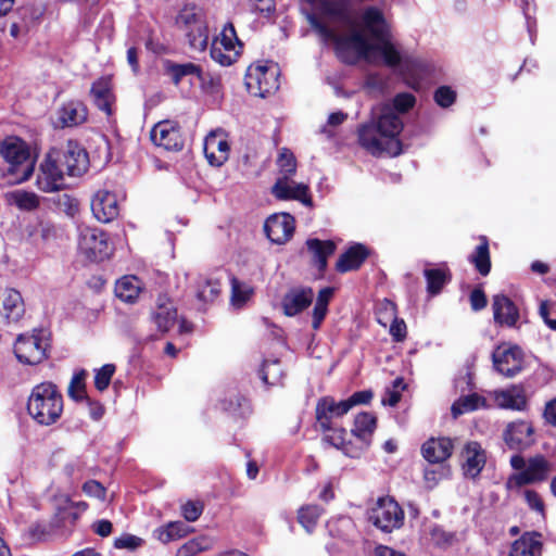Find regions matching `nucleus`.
I'll list each match as a JSON object with an SVG mask.
<instances>
[{"label": "nucleus", "instance_id": "1", "mask_svg": "<svg viewBox=\"0 0 556 556\" xmlns=\"http://www.w3.org/2000/svg\"><path fill=\"white\" fill-rule=\"evenodd\" d=\"M309 10H303L312 28L324 42H333L338 56L348 64L359 60L368 63H382L389 67L400 68L402 74L419 76L425 63L414 56L403 54L389 38V25L382 11L376 7L366 8L361 22L375 43L356 26L355 11L351 0H301Z\"/></svg>", "mask_w": 556, "mask_h": 556}, {"label": "nucleus", "instance_id": "2", "mask_svg": "<svg viewBox=\"0 0 556 556\" xmlns=\"http://www.w3.org/2000/svg\"><path fill=\"white\" fill-rule=\"evenodd\" d=\"M403 127V117L395 114L389 105L378 104L371 110L370 121L358 127V143L372 155L387 153L397 156L402 153L399 136Z\"/></svg>", "mask_w": 556, "mask_h": 556}, {"label": "nucleus", "instance_id": "3", "mask_svg": "<svg viewBox=\"0 0 556 556\" xmlns=\"http://www.w3.org/2000/svg\"><path fill=\"white\" fill-rule=\"evenodd\" d=\"M27 410L39 425L55 424L63 413V396L52 382L35 386L28 397Z\"/></svg>", "mask_w": 556, "mask_h": 556}, {"label": "nucleus", "instance_id": "4", "mask_svg": "<svg viewBox=\"0 0 556 556\" xmlns=\"http://www.w3.org/2000/svg\"><path fill=\"white\" fill-rule=\"evenodd\" d=\"M175 24L185 34L192 50L202 52L207 48L210 34L203 8L194 3L185 4L177 13Z\"/></svg>", "mask_w": 556, "mask_h": 556}, {"label": "nucleus", "instance_id": "5", "mask_svg": "<svg viewBox=\"0 0 556 556\" xmlns=\"http://www.w3.org/2000/svg\"><path fill=\"white\" fill-rule=\"evenodd\" d=\"M0 153L9 164V182L22 184L29 179L34 173L35 160L23 140L16 137L5 138L1 143Z\"/></svg>", "mask_w": 556, "mask_h": 556}, {"label": "nucleus", "instance_id": "6", "mask_svg": "<svg viewBox=\"0 0 556 556\" xmlns=\"http://www.w3.org/2000/svg\"><path fill=\"white\" fill-rule=\"evenodd\" d=\"M78 251L88 261L100 263L111 257L114 248L110 242L109 235L102 229L80 227Z\"/></svg>", "mask_w": 556, "mask_h": 556}, {"label": "nucleus", "instance_id": "7", "mask_svg": "<svg viewBox=\"0 0 556 556\" xmlns=\"http://www.w3.org/2000/svg\"><path fill=\"white\" fill-rule=\"evenodd\" d=\"M405 514L391 496L379 497L368 510V520L380 531L391 533L404 525Z\"/></svg>", "mask_w": 556, "mask_h": 556}, {"label": "nucleus", "instance_id": "8", "mask_svg": "<svg viewBox=\"0 0 556 556\" xmlns=\"http://www.w3.org/2000/svg\"><path fill=\"white\" fill-rule=\"evenodd\" d=\"M49 337L42 329L34 330L31 333L20 334L14 344L16 358L27 365H36L47 357Z\"/></svg>", "mask_w": 556, "mask_h": 556}, {"label": "nucleus", "instance_id": "9", "mask_svg": "<svg viewBox=\"0 0 556 556\" xmlns=\"http://www.w3.org/2000/svg\"><path fill=\"white\" fill-rule=\"evenodd\" d=\"M279 68L275 63L256 64L248 68L245 86L251 94L262 98L279 88Z\"/></svg>", "mask_w": 556, "mask_h": 556}, {"label": "nucleus", "instance_id": "10", "mask_svg": "<svg viewBox=\"0 0 556 556\" xmlns=\"http://www.w3.org/2000/svg\"><path fill=\"white\" fill-rule=\"evenodd\" d=\"M241 43L237 37L235 27L227 23L220 34L211 45V58L223 66L231 65L239 56Z\"/></svg>", "mask_w": 556, "mask_h": 556}, {"label": "nucleus", "instance_id": "11", "mask_svg": "<svg viewBox=\"0 0 556 556\" xmlns=\"http://www.w3.org/2000/svg\"><path fill=\"white\" fill-rule=\"evenodd\" d=\"M552 471V464L541 455L531 457L527 460V466L522 471L511 475L506 481L508 490L519 489L527 484L540 483L545 481Z\"/></svg>", "mask_w": 556, "mask_h": 556}, {"label": "nucleus", "instance_id": "12", "mask_svg": "<svg viewBox=\"0 0 556 556\" xmlns=\"http://www.w3.org/2000/svg\"><path fill=\"white\" fill-rule=\"evenodd\" d=\"M50 151L56 153L58 162L71 177L81 176L89 167L88 153L77 141L68 140L61 149Z\"/></svg>", "mask_w": 556, "mask_h": 556}, {"label": "nucleus", "instance_id": "13", "mask_svg": "<svg viewBox=\"0 0 556 556\" xmlns=\"http://www.w3.org/2000/svg\"><path fill=\"white\" fill-rule=\"evenodd\" d=\"M36 186L43 192H55L65 186L64 170L58 162L55 152L49 151L39 166Z\"/></svg>", "mask_w": 556, "mask_h": 556}, {"label": "nucleus", "instance_id": "14", "mask_svg": "<svg viewBox=\"0 0 556 556\" xmlns=\"http://www.w3.org/2000/svg\"><path fill=\"white\" fill-rule=\"evenodd\" d=\"M492 361L496 371L506 377H514L522 369L523 353L517 345L502 343L493 351Z\"/></svg>", "mask_w": 556, "mask_h": 556}, {"label": "nucleus", "instance_id": "15", "mask_svg": "<svg viewBox=\"0 0 556 556\" xmlns=\"http://www.w3.org/2000/svg\"><path fill=\"white\" fill-rule=\"evenodd\" d=\"M150 139L154 146L167 151H180L184 148L179 123L174 119L157 122L150 130Z\"/></svg>", "mask_w": 556, "mask_h": 556}, {"label": "nucleus", "instance_id": "16", "mask_svg": "<svg viewBox=\"0 0 556 556\" xmlns=\"http://www.w3.org/2000/svg\"><path fill=\"white\" fill-rule=\"evenodd\" d=\"M124 195L106 188L99 189L91 199L93 216L101 223H110L119 215V205Z\"/></svg>", "mask_w": 556, "mask_h": 556}, {"label": "nucleus", "instance_id": "17", "mask_svg": "<svg viewBox=\"0 0 556 556\" xmlns=\"http://www.w3.org/2000/svg\"><path fill=\"white\" fill-rule=\"evenodd\" d=\"M295 229L294 217L288 213L270 215L264 225L267 238L276 244H283L291 239Z\"/></svg>", "mask_w": 556, "mask_h": 556}, {"label": "nucleus", "instance_id": "18", "mask_svg": "<svg viewBox=\"0 0 556 556\" xmlns=\"http://www.w3.org/2000/svg\"><path fill=\"white\" fill-rule=\"evenodd\" d=\"M271 193L278 200H295L306 206L312 205L308 186L296 182L291 177H278L271 187Z\"/></svg>", "mask_w": 556, "mask_h": 556}, {"label": "nucleus", "instance_id": "19", "mask_svg": "<svg viewBox=\"0 0 556 556\" xmlns=\"http://www.w3.org/2000/svg\"><path fill=\"white\" fill-rule=\"evenodd\" d=\"M203 150L211 165L222 166L230 152L227 135L222 130L211 131L204 139Z\"/></svg>", "mask_w": 556, "mask_h": 556}, {"label": "nucleus", "instance_id": "20", "mask_svg": "<svg viewBox=\"0 0 556 556\" xmlns=\"http://www.w3.org/2000/svg\"><path fill=\"white\" fill-rule=\"evenodd\" d=\"M534 429L529 421L517 420L508 424L504 431V441L510 450L522 451L534 442Z\"/></svg>", "mask_w": 556, "mask_h": 556}, {"label": "nucleus", "instance_id": "21", "mask_svg": "<svg viewBox=\"0 0 556 556\" xmlns=\"http://www.w3.org/2000/svg\"><path fill=\"white\" fill-rule=\"evenodd\" d=\"M25 313L21 293L12 288L0 290V319L5 324L17 323Z\"/></svg>", "mask_w": 556, "mask_h": 556}, {"label": "nucleus", "instance_id": "22", "mask_svg": "<svg viewBox=\"0 0 556 556\" xmlns=\"http://www.w3.org/2000/svg\"><path fill=\"white\" fill-rule=\"evenodd\" d=\"M462 459L464 476L476 479L485 466L486 453L478 442L470 441L465 444L462 451Z\"/></svg>", "mask_w": 556, "mask_h": 556}, {"label": "nucleus", "instance_id": "23", "mask_svg": "<svg viewBox=\"0 0 556 556\" xmlns=\"http://www.w3.org/2000/svg\"><path fill=\"white\" fill-rule=\"evenodd\" d=\"M314 291L309 287L291 288L281 300V307L285 315L296 316L305 311L313 302Z\"/></svg>", "mask_w": 556, "mask_h": 556}, {"label": "nucleus", "instance_id": "24", "mask_svg": "<svg viewBox=\"0 0 556 556\" xmlns=\"http://www.w3.org/2000/svg\"><path fill=\"white\" fill-rule=\"evenodd\" d=\"M349 410L345 400L337 402L331 396H324L316 404V419L323 430H331L332 419L342 417Z\"/></svg>", "mask_w": 556, "mask_h": 556}, {"label": "nucleus", "instance_id": "25", "mask_svg": "<svg viewBox=\"0 0 556 556\" xmlns=\"http://www.w3.org/2000/svg\"><path fill=\"white\" fill-rule=\"evenodd\" d=\"M90 94L96 106L111 117L114 113L113 104L115 102L111 77L103 76L97 79L91 86Z\"/></svg>", "mask_w": 556, "mask_h": 556}, {"label": "nucleus", "instance_id": "26", "mask_svg": "<svg viewBox=\"0 0 556 556\" xmlns=\"http://www.w3.org/2000/svg\"><path fill=\"white\" fill-rule=\"evenodd\" d=\"M453 448L454 443L450 438H430L422 444L421 453L430 464H441L451 457Z\"/></svg>", "mask_w": 556, "mask_h": 556}, {"label": "nucleus", "instance_id": "27", "mask_svg": "<svg viewBox=\"0 0 556 556\" xmlns=\"http://www.w3.org/2000/svg\"><path fill=\"white\" fill-rule=\"evenodd\" d=\"M493 315L496 324L514 327L519 319V312L515 303L504 294L493 296Z\"/></svg>", "mask_w": 556, "mask_h": 556}, {"label": "nucleus", "instance_id": "28", "mask_svg": "<svg viewBox=\"0 0 556 556\" xmlns=\"http://www.w3.org/2000/svg\"><path fill=\"white\" fill-rule=\"evenodd\" d=\"M369 254L370 250L365 244L353 243L340 255L336 263V269L339 273L356 270L362 266Z\"/></svg>", "mask_w": 556, "mask_h": 556}, {"label": "nucleus", "instance_id": "29", "mask_svg": "<svg viewBox=\"0 0 556 556\" xmlns=\"http://www.w3.org/2000/svg\"><path fill=\"white\" fill-rule=\"evenodd\" d=\"M542 534L536 531H529L511 544L509 556H542Z\"/></svg>", "mask_w": 556, "mask_h": 556}, {"label": "nucleus", "instance_id": "30", "mask_svg": "<svg viewBox=\"0 0 556 556\" xmlns=\"http://www.w3.org/2000/svg\"><path fill=\"white\" fill-rule=\"evenodd\" d=\"M493 399L501 408L523 410L527 406L525 390L518 386L494 391Z\"/></svg>", "mask_w": 556, "mask_h": 556}, {"label": "nucleus", "instance_id": "31", "mask_svg": "<svg viewBox=\"0 0 556 556\" xmlns=\"http://www.w3.org/2000/svg\"><path fill=\"white\" fill-rule=\"evenodd\" d=\"M307 251L312 257V264L323 273L328 265V257L336 251V244L331 240H319L316 238L307 239Z\"/></svg>", "mask_w": 556, "mask_h": 556}, {"label": "nucleus", "instance_id": "32", "mask_svg": "<svg viewBox=\"0 0 556 556\" xmlns=\"http://www.w3.org/2000/svg\"><path fill=\"white\" fill-rule=\"evenodd\" d=\"M114 292L123 303L136 304L139 299V278L136 275L123 276L116 281Z\"/></svg>", "mask_w": 556, "mask_h": 556}, {"label": "nucleus", "instance_id": "33", "mask_svg": "<svg viewBox=\"0 0 556 556\" xmlns=\"http://www.w3.org/2000/svg\"><path fill=\"white\" fill-rule=\"evenodd\" d=\"M7 203L20 211L33 212L40 205V198L33 191L16 189L4 194Z\"/></svg>", "mask_w": 556, "mask_h": 556}, {"label": "nucleus", "instance_id": "34", "mask_svg": "<svg viewBox=\"0 0 556 556\" xmlns=\"http://www.w3.org/2000/svg\"><path fill=\"white\" fill-rule=\"evenodd\" d=\"M219 404L223 410L236 417H245L251 413L249 400L236 390L227 392Z\"/></svg>", "mask_w": 556, "mask_h": 556}, {"label": "nucleus", "instance_id": "35", "mask_svg": "<svg viewBox=\"0 0 556 556\" xmlns=\"http://www.w3.org/2000/svg\"><path fill=\"white\" fill-rule=\"evenodd\" d=\"M87 118V109L79 101H71L60 109L59 121L64 127H72L81 124Z\"/></svg>", "mask_w": 556, "mask_h": 556}, {"label": "nucleus", "instance_id": "36", "mask_svg": "<svg viewBox=\"0 0 556 556\" xmlns=\"http://www.w3.org/2000/svg\"><path fill=\"white\" fill-rule=\"evenodd\" d=\"M376 429V417L370 413H361L355 417L352 433L361 441L362 447H368Z\"/></svg>", "mask_w": 556, "mask_h": 556}, {"label": "nucleus", "instance_id": "37", "mask_svg": "<svg viewBox=\"0 0 556 556\" xmlns=\"http://www.w3.org/2000/svg\"><path fill=\"white\" fill-rule=\"evenodd\" d=\"M468 261L473 264L475 268L481 276L489 275L491 270V258L489 251V241L486 237H480V243L475 251L468 256Z\"/></svg>", "mask_w": 556, "mask_h": 556}, {"label": "nucleus", "instance_id": "38", "mask_svg": "<svg viewBox=\"0 0 556 556\" xmlns=\"http://www.w3.org/2000/svg\"><path fill=\"white\" fill-rule=\"evenodd\" d=\"M334 289L326 287L319 290L312 314V327L318 330L328 313V305L333 296Z\"/></svg>", "mask_w": 556, "mask_h": 556}, {"label": "nucleus", "instance_id": "39", "mask_svg": "<svg viewBox=\"0 0 556 556\" xmlns=\"http://www.w3.org/2000/svg\"><path fill=\"white\" fill-rule=\"evenodd\" d=\"M166 71L170 75L172 79L176 85L179 84L186 77L190 79L201 78L202 74L201 67L192 62L175 63L167 61Z\"/></svg>", "mask_w": 556, "mask_h": 556}, {"label": "nucleus", "instance_id": "40", "mask_svg": "<svg viewBox=\"0 0 556 556\" xmlns=\"http://www.w3.org/2000/svg\"><path fill=\"white\" fill-rule=\"evenodd\" d=\"M191 531L190 526L185 521H170L166 526L154 531V534L162 543H168L186 536Z\"/></svg>", "mask_w": 556, "mask_h": 556}, {"label": "nucleus", "instance_id": "41", "mask_svg": "<svg viewBox=\"0 0 556 556\" xmlns=\"http://www.w3.org/2000/svg\"><path fill=\"white\" fill-rule=\"evenodd\" d=\"M152 320L162 332L168 331L177 320V311L172 303H160L152 314Z\"/></svg>", "mask_w": 556, "mask_h": 556}, {"label": "nucleus", "instance_id": "42", "mask_svg": "<svg viewBox=\"0 0 556 556\" xmlns=\"http://www.w3.org/2000/svg\"><path fill=\"white\" fill-rule=\"evenodd\" d=\"M485 399L477 393H471L466 396L459 397L452 405V414L454 417H458L465 413L476 410L481 407H485Z\"/></svg>", "mask_w": 556, "mask_h": 556}, {"label": "nucleus", "instance_id": "43", "mask_svg": "<svg viewBox=\"0 0 556 556\" xmlns=\"http://www.w3.org/2000/svg\"><path fill=\"white\" fill-rule=\"evenodd\" d=\"M427 290L430 294H438L450 280L448 269L445 266L425 269Z\"/></svg>", "mask_w": 556, "mask_h": 556}, {"label": "nucleus", "instance_id": "44", "mask_svg": "<svg viewBox=\"0 0 556 556\" xmlns=\"http://www.w3.org/2000/svg\"><path fill=\"white\" fill-rule=\"evenodd\" d=\"M220 293L217 279L200 277L197 281V299L203 303L213 302Z\"/></svg>", "mask_w": 556, "mask_h": 556}, {"label": "nucleus", "instance_id": "45", "mask_svg": "<svg viewBox=\"0 0 556 556\" xmlns=\"http://www.w3.org/2000/svg\"><path fill=\"white\" fill-rule=\"evenodd\" d=\"M283 375L285 371L279 359L264 361L262 368L260 370L261 379L267 386L279 384Z\"/></svg>", "mask_w": 556, "mask_h": 556}, {"label": "nucleus", "instance_id": "46", "mask_svg": "<svg viewBox=\"0 0 556 556\" xmlns=\"http://www.w3.org/2000/svg\"><path fill=\"white\" fill-rule=\"evenodd\" d=\"M254 290L249 285L240 282L237 278L231 279L230 304L235 309H241L251 299Z\"/></svg>", "mask_w": 556, "mask_h": 556}, {"label": "nucleus", "instance_id": "47", "mask_svg": "<svg viewBox=\"0 0 556 556\" xmlns=\"http://www.w3.org/2000/svg\"><path fill=\"white\" fill-rule=\"evenodd\" d=\"M213 546V540L208 536L201 535L189 540L180 546L176 556H197L199 553L210 549Z\"/></svg>", "mask_w": 556, "mask_h": 556}, {"label": "nucleus", "instance_id": "48", "mask_svg": "<svg viewBox=\"0 0 556 556\" xmlns=\"http://www.w3.org/2000/svg\"><path fill=\"white\" fill-rule=\"evenodd\" d=\"M321 514L323 508L318 505L304 506L299 510V522L308 533H311L317 525Z\"/></svg>", "mask_w": 556, "mask_h": 556}, {"label": "nucleus", "instance_id": "49", "mask_svg": "<svg viewBox=\"0 0 556 556\" xmlns=\"http://www.w3.org/2000/svg\"><path fill=\"white\" fill-rule=\"evenodd\" d=\"M416 103V98L409 92L397 93L390 102H384V105L392 108L395 114L403 117L408 111H410Z\"/></svg>", "mask_w": 556, "mask_h": 556}, {"label": "nucleus", "instance_id": "50", "mask_svg": "<svg viewBox=\"0 0 556 556\" xmlns=\"http://www.w3.org/2000/svg\"><path fill=\"white\" fill-rule=\"evenodd\" d=\"M279 177H292L296 172V160L289 149H281L277 159Z\"/></svg>", "mask_w": 556, "mask_h": 556}, {"label": "nucleus", "instance_id": "51", "mask_svg": "<svg viewBox=\"0 0 556 556\" xmlns=\"http://www.w3.org/2000/svg\"><path fill=\"white\" fill-rule=\"evenodd\" d=\"M86 377H87V371L81 369L79 371H76L71 379L67 393H68V396L76 402H80V401H83V399H85L87 396L86 390H85Z\"/></svg>", "mask_w": 556, "mask_h": 556}, {"label": "nucleus", "instance_id": "52", "mask_svg": "<svg viewBox=\"0 0 556 556\" xmlns=\"http://www.w3.org/2000/svg\"><path fill=\"white\" fill-rule=\"evenodd\" d=\"M330 433L326 434L324 440L338 450H342L343 453L350 457H356L357 453L349 450V444L345 442L346 431L342 428H332L329 430Z\"/></svg>", "mask_w": 556, "mask_h": 556}, {"label": "nucleus", "instance_id": "53", "mask_svg": "<svg viewBox=\"0 0 556 556\" xmlns=\"http://www.w3.org/2000/svg\"><path fill=\"white\" fill-rule=\"evenodd\" d=\"M42 9L34 4H26L18 8L16 15L20 23H25L26 28H30L41 16Z\"/></svg>", "mask_w": 556, "mask_h": 556}, {"label": "nucleus", "instance_id": "54", "mask_svg": "<svg viewBox=\"0 0 556 556\" xmlns=\"http://www.w3.org/2000/svg\"><path fill=\"white\" fill-rule=\"evenodd\" d=\"M180 510L186 521L193 522L202 515L204 504L200 500H189L181 505Z\"/></svg>", "mask_w": 556, "mask_h": 556}, {"label": "nucleus", "instance_id": "55", "mask_svg": "<svg viewBox=\"0 0 556 556\" xmlns=\"http://www.w3.org/2000/svg\"><path fill=\"white\" fill-rule=\"evenodd\" d=\"M115 372V366L113 364H105L94 372V387L99 391H104L111 382V379Z\"/></svg>", "mask_w": 556, "mask_h": 556}, {"label": "nucleus", "instance_id": "56", "mask_svg": "<svg viewBox=\"0 0 556 556\" xmlns=\"http://www.w3.org/2000/svg\"><path fill=\"white\" fill-rule=\"evenodd\" d=\"M525 501L529 508L542 517L545 516V505L541 495L534 490H526L523 492Z\"/></svg>", "mask_w": 556, "mask_h": 556}, {"label": "nucleus", "instance_id": "57", "mask_svg": "<svg viewBox=\"0 0 556 556\" xmlns=\"http://www.w3.org/2000/svg\"><path fill=\"white\" fill-rule=\"evenodd\" d=\"M48 534L47 526L42 522H35L29 526L28 530L25 532V541L28 543H35L42 541Z\"/></svg>", "mask_w": 556, "mask_h": 556}, {"label": "nucleus", "instance_id": "58", "mask_svg": "<svg viewBox=\"0 0 556 556\" xmlns=\"http://www.w3.org/2000/svg\"><path fill=\"white\" fill-rule=\"evenodd\" d=\"M455 99V91L446 86L438 88L437 91L434 92V100L438 103V105L442 108H448L454 103Z\"/></svg>", "mask_w": 556, "mask_h": 556}, {"label": "nucleus", "instance_id": "59", "mask_svg": "<svg viewBox=\"0 0 556 556\" xmlns=\"http://www.w3.org/2000/svg\"><path fill=\"white\" fill-rule=\"evenodd\" d=\"M83 491L86 495L96 497L98 500L104 501L106 490L105 488L97 480L86 481L83 485Z\"/></svg>", "mask_w": 556, "mask_h": 556}, {"label": "nucleus", "instance_id": "60", "mask_svg": "<svg viewBox=\"0 0 556 556\" xmlns=\"http://www.w3.org/2000/svg\"><path fill=\"white\" fill-rule=\"evenodd\" d=\"M447 475H448V469L446 467H441L439 469H433V468L427 467L424 472V478H425L427 484L430 488H432Z\"/></svg>", "mask_w": 556, "mask_h": 556}, {"label": "nucleus", "instance_id": "61", "mask_svg": "<svg viewBox=\"0 0 556 556\" xmlns=\"http://www.w3.org/2000/svg\"><path fill=\"white\" fill-rule=\"evenodd\" d=\"M469 301H470V306H471L472 311H475V312L483 309L488 303L486 296L480 287L475 288L471 291Z\"/></svg>", "mask_w": 556, "mask_h": 556}, {"label": "nucleus", "instance_id": "62", "mask_svg": "<svg viewBox=\"0 0 556 556\" xmlns=\"http://www.w3.org/2000/svg\"><path fill=\"white\" fill-rule=\"evenodd\" d=\"M454 535L443 529L435 527L431 531V540L438 546H446L453 542Z\"/></svg>", "mask_w": 556, "mask_h": 556}, {"label": "nucleus", "instance_id": "63", "mask_svg": "<svg viewBox=\"0 0 556 556\" xmlns=\"http://www.w3.org/2000/svg\"><path fill=\"white\" fill-rule=\"evenodd\" d=\"M81 402H84L87 405L89 416L93 420H99L103 417L104 407L99 401H96V400L90 399L89 396H86L85 399H83Z\"/></svg>", "mask_w": 556, "mask_h": 556}, {"label": "nucleus", "instance_id": "64", "mask_svg": "<svg viewBox=\"0 0 556 556\" xmlns=\"http://www.w3.org/2000/svg\"><path fill=\"white\" fill-rule=\"evenodd\" d=\"M543 418L546 424L556 427V397L545 404Z\"/></svg>", "mask_w": 556, "mask_h": 556}]
</instances>
